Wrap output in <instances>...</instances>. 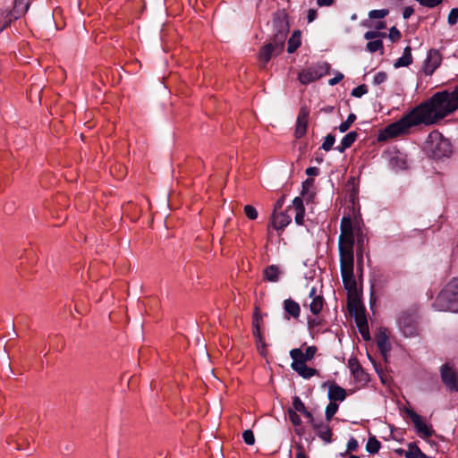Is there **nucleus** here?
I'll use <instances>...</instances> for the list:
<instances>
[{"instance_id": "nucleus-38", "label": "nucleus", "mask_w": 458, "mask_h": 458, "mask_svg": "<svg viewBox=\"0 0 458 458\" xmlns=\"http://www.w3.org/2000/svg\"><path fill=\"white\" fill-rule=\"evenodd\" d=\"M337 410L338 404L334 402H330L329 404L327 406L326 419L328 422L332 420L333 416L336 413Z\"/></svg>"}, {"instance_id": "nucleus-16", "label": "nucleus", "mask_w": 458, "mask_h": 458, "mask_svg": "<svg viewBox=\"0 0 458 458\" xmlns=\"http://www.w3.org/2000/svg\"><path fill=\"white\" fill-rule=\"evenodd\" d=\"M30 0H13V8L11 10V16L15 20L21 17L29 10Z\"/></svg>"}, {"instance_id": "nucleus-39", "label": "nucleus", "mask_w": 458, "mask_h": 458, "mask_svg": "<svg viewBox=\"0 0 458 458\" xmlns=\"http://www.w3.org/2000/svg\"><path fill=\"white\" fill-rule=\"evenodd\" d=\"M389 11L387 9H380V10H372L369 13V17L370 19H383L387 16Z\"/></svg>"}, {"instance_id": "nucleus-53", "label": "nucleus", "mask_w": 458, "mask_h": 458, "mask_svg": "<svg viewBox=\"0 0 458 458\" xmlns=\"http://www.w3.org/2000/svg\"><path fill=\"white\" fill-rule=\"evenodd\" d=\"M343 79H344V74L341 72H338L334 78H332L328 81V84L330 86H335L337 83H339Z\"/></svg>"}, {"instance_id": "nucleus-57", "label": "nucleus", "mask_w": 458, "mask_h": 458, "mask_svg": "<svg viewBox=\"0 0 458 458\" xmlns=\"http://www.w3.org/2000/svg\"><path fill=\"white\" fill-rule=\"evenodd\" d=\"M284 203V197L283 196L276 200L275 207H274V212H281L280 210L282 209Z\"/></svg>"}, {"instance_id": "nucleus-59", "label": "nucleus", "mask_w": 458, "mask_h": 458, "mask_svg": "<svg viewBox=\"0 0 458 458\" xmlns=\"http://www.w3.org/2000/svg\"><path fill=\"white\" fill-rule=\"evenodd\" d=\"M317 16V11L315 9H310L307 14L308 22H312L313 21H315Z\"/></svg>"}, {"instance_id": "nucleus-14", "label": "nucleus", "mask_w": 458, "mask_h": 458, "mask_svg": "<svg viewBox=\"0 0 458 458\" xmlns=\"http://www.w3.org/2000/svg\"><path fill=\"white\" fill-rule=\"evenodd\" d=\"M377 347L382 353V355L386 358L387 353L391 350V344L388 340V336L386 335V328H379L377 335H376Z\"/></svg>"}, {"instance_id": "nucleus-34", "label": "nucleus", "mask_w": 458, "mask_h": 458, "mask_svg": "<svg viewBox=\"0 0 458 458\" xmlns=\"http://www.w3.org/2000/svg\"><path fill=\"white\" fill-rule=\"evenodd\" d=\"M424 454L420 450V448L413 444H410L408 446V451L405 454L406 458H422Z\"/></svg>"}, {"instance_id": "nucleus-44", "label": "nucleus", "mask_w": 458, "mask_h": 458, "mask_svg": "<svg viewBox=\"0 0 458 458\" xmlns=\"http://www.w3.org/2000/svg\"><path fill=\"white\" fill-rule=\"evenodd\" d=\"M242 437L244 442L249 445H252L255 443V437L253 432L250 429H247L242 433Z\"/></svg>"}, {"instance_id": "nucleus-1", "label": "nucleus", "mask_w": 458, "mask_h": 458, "mask_svg": "<svg viewBox=\"0 0 458 458\" xmlns=\"http://www.w3.org/2000/svg\"><path fill=\"white\" fill-rule=\"evenodd\" d=\"M457 109L458 86L452 91H437L401 119L381 130L377 140L378 142H383L406 133L413 126L435 124Z\"/></svg>"}, {"instance_id": "nucleus-12", "label": "nucleus", "mask_w": 458, "mask_h": 458, "mask_svg": "<svg viewBox=\"0 0 458 458\" xmlns=\"http://www.w3.org/2000/svg\"><path fill=\"white\" fill-rule=\"evenodd\" d=\"M407 413L411 420H412L416 428V430L419 434H421L424 437H429L432 436V429L424 421H422L419 414H417L412 410H408Z\"/></svg>"}, {"instance_id": "nucleus-51", "label": "nucleus", "mask_w": 458, "mask_h": 458, "mask_svg": "<svg viewBox=\"0 0 458 458\" xmlns=\"http://www.w3.org/2000/svg\"><path fill=\"white\" fill-rule=\"evenodd\" d=\"M313 182L314 180L311 178H308L302 182L301 195H305L308 192L309 189L313 185Z\"/></svg>"}, {"instance_id": "nucleus-25", "label": "nucleus", "mask_w": 458, "mask_h": 458, "mask_svg": "<svg viewBox=\"0 0 458 458\" xmlns=\"http://www.w3.org/2000/svg\"><path fill=\"white\" fill-rule=\"evenodd\" d=\"M356 326L359 329L360 334L365 341L370 340V334L368 325V320L366 317L355 319Z\"/></svg>"}, {"instance_id": "nucleus-47", "label": "nucleus", "mask_w": 458, "mask_h": 458, "mask_svg": "<svg viewBox=\"0 0 458 458\" xmlns=\"http://www.w3.org/2000/svg\"><path fill=\"white\" fill-rule=\"evenodd\" d=\"M386 79H387L386 72H378L374 76L373 83L375 85H380V84L384 83L386 81Z\"/></svg>"}, {"instance_id": "nucleus-28", "label": "nucleus", "mask_w": 458, "mask_h": 458, "mask_svg": "<svg viewBox=\"0 0 458 458\" xmlns=\"http://www.w3.org/2000/svg\"><path fill=\"white\" fill-rule=\"evenodd\" d=\"M319 77H320V75H318L317 72H315L311 70H308V71H302L301 72H300L298 79L301 84L306 85V84L310 83L311 81H316Z\"/></svg>"}, {"instance_id": "nucleus-22", "label": "nucleus", "mask_w": 458, "mask_h": 458, "mask_svg": "<svg viewBox=\"0 0 458 458\" xmlns=\"http://www.w3.org/2000/svg\"><path fill=\"white\" fill-rule=\"evenodd\" d=\"M412 63L411 47H406L403 50V55L398 58L394 66V68L406 67Z\"/></svg>"}, {"instance_id": "nucleus-13", "label": "nucleus", "mask_w": 458, "mask_h": 458, "mask_svg": "<svg viewBox=\"0 0 458 458\" xmlns=\"http://www.w3.org/2000/svg\"><path fill=\"white\" fill-rule=\"evenodd\" d=\"M317 348L315 346H309L305 352H303L301 349L295 348L291 350L290 356L293 359V362H297L298 360H302V363H306V361L313 359L316 353Z\"/></svg>"}, {"instance_id": "nucleus-56", "label": "nucleus", "mask_w": 458, "mask_h": 458, "mask_svg": "<svg viewBox=\"0 0 458 458\" xmlns=\"http://www.w3.org/2000/svg\"><path fill=\"white\" fill-rule=\"evenodd\" d=\"M319 174V169L315 166H310L306 169V174L308 176H317Z\"/></svg>"}, {"instance_id": "nucleus-31", "label": "nucleus", "mask_w": 458, "mask_h": 458, "mask_svg": "<svg viewBox=\"0 0 458 458\" xmlns=\"http://www.w3.org/2000/svg\"><path fill=\"white\" fill-rule=\"evenodd\" d=\"M15 18L11 16V12L6 10H0V31L7 28Z\"/></svg>"}, {"instance_id": "nucleus-36", "label": "nucleus", "mask_w": 458, "mask_h": 458, "mask_svg": "<svg viewBox=\"0 0 458 458\" xmlns=\"http://www.w3.org/2000/svg\"><path fill=\"white\" fill-rule=\"evenodd\" d=\"M260 319H261V316L259 313V309L256 308L255 312L253 314V321H252V326L254 328V330H253L254 335H259V330H260L259 321H260Z\"/></svg>"}, {"instance_id": "nucleus-21", "label": "nucleus", "mask_w": 458, "mask_h": 458, "mask_svg": "<svg viewBox=\"0 0 458 458\" xmlns=\"http://www.w3.org/2000/svg\"><path fill=\"white\" fill-rule=\"evenodd\" d=\"M282 274L279 267L276 265H270L266 267L263 272V277L271 283H276L279 280V276Z\"/></svg>"}, {"instance_id": "nucleus-55", "label": "nucleus", "mask_w": 458, "mask_h": 458, "mask_svg": "<svg viewBox=\"0 0 458 458\" xmlns=\"http://www.w3.org/2000/svg\"><path fill=\"white\" fill-rule=\"evenodd\" d=\"M358 448V442L354 438H351L347 444V451H355Z\"/></svg>"}, {"instance_id": "nucleus-33", "label": "nucleus", "mask_w": 458, "mask_h": 458, "mask_svg": "<svg viewBox=\"0 0 458 458\" xmlns=\"http://www.w3.org/2000/svg\"><path fill=\"white\" fill-rule=\"evenodd\" d=\"M380 442L375 437H370L366 445V450L370 454H376L380 448Z\"/></svg>"}, {"instance_id": "nucleus-61", "label": "nucleus", "mask_w": 458, "mask_h": 458, "mask_svg": "<svg viewBox=\"0 0 458 458\" xmlns=\"http://www.w3.org/2000/svg\"><path fill=\"white\" fill-rule=\"evenodd\" d=\"M334 1L335 0H317V4L319 6V7H322V6H330L334 4Z\"/></svg>"}, {"instance_id": "nucleus-7", "label": "nucleus", "mask_w": 458, "mask_h": 458, "mask_svg": "<svg viewBox=\"0 0 458 458\" xmlns=\"http://www.w3.org/2000/svg\"><path fill=\"white\" fill-rule=\"evenodd\" d=\"M440 375L443 383L449 391L458 392V374L453 366L445 363L440 368Z\"/></svg>"}, {"instance_id": "nucleus-5", "label": "nucleus", "mask_w": 458, "mask_h": 458, "mask_svg": "<svg viewBox=\"0 0 458 458\" xmlns=\"http://www.w3.org/2000/svg\"><path fill=\"white\" fill-rule=\"evenodd\" d=\"M435 306L439 310L458 311V288H443L438 293Z\"/></svg>"}, {"instance_id": "nucleus-40", "label": "nucleus", "mask_w": 458, "mask_h": 458, "mask_svg": "<svg viewBox=\"0 0 458 458\" xmlns=\"http://www.w3.org/2000/svg\"><path fill=\"white\" fill-rule=\"evenodd\" d=\"M243 210H244L245 216L249 219L255 220L258 217V211L253 206L246 205V206H244Z\"/></svg>"}, {"instance_id": "nucleus-3", "label": "nucleus", "mask_w": 458, "mask_h": 458, "mask_svg": "<svg viewBox=\"0 0 458 458\" xmlns=\"http://www.w3.org/2000/svg\"><path fill=\"white\" fill-rule=\"evenodd\" d=\"M427 148L434 158L448 157L452 153V145L438 131H431L427 139Z\"/></svg>"}, {"instance_id": "nucleus-32", "label": "nucleus", "mask_w": 458, "mask_h": 458, "mask_svg": "<svg viewBox=\"0 0 458 458\" xmlns=\"http://www.w3.org/2000/svg\"><path fill=\"white\" fill-rule=\"evenodd\" d=\"M366 49L370 53L381 51V54H383V41L381 39L370 40L367 43Z\"/></svg>"}, {"instance_id": "nucleus-62", "label": "nucleus", "mask_w": 458, "mask_h": 458, "mask_svg": "<svg viewBox=\"0 0 458 458\" xmlns=\"http://www.w3.org/2000/svg\"><path fill=\"white\" fill-rule=\"evenodd\" d=\"M302 414L310 420V422L311 423L312 427L314 426V423H317L318 421L315 420V419L313 418L312 414L308 411L307 410H305V411L302 412Z\"/></svg>"}, {"instance_id": "nucleus-24", "label": "nucleus", "mask_w": 458, "mask_h": 458, "mask_svg": "<svg viewBox=\"0 0 458 458\" xmlns=\"http://www.w3.org/2000/svg\"><path fill=\"white\" fill-rule=\"evenodd\" d=\"M301 31L294 30L291 38L288 39L287 52L289 54L294 53L301 46Z\"/></svg>"}, {"instance_id": "nucleus-6", "label": "nucleus", "mask_w": 458, "mask_h": 458, "mask_svg": "<svg viewBox=\"0 0 458 458\" xmlns=\"http://www.w3.org/2000/svg\"><path fill=\"white\" fill-rule=\"evenodd\" d=\"M347 307L350 314L358 319L366 317L365 308L361 301L362 288H347Z\"/></svg>"}, {"instance_id": "nucleus-60", "label": "nucleus", "mask_w": 458, "mask_h": 458, "mask_svg": "<svg viewBox=\"0 0 458 458\" xmlns=\"http://www.w3.org/2000/svg\"><path fill=\"white\" fill-rule=\"evenodd\" d=\"M297 454L296 458H308L306 454H304V449L301 445H296Z\"/></svg>"}, {"instance_id": "nucleus-26", "label": "nucleus", "mask_w": 458, "mask_h": 458, "mask_svg": "<svg viewBox=\"0 0 458 458\" xmlns=\"http://www.w3.org/2000/svg\"><path fill=\"white\" fill-rule=\"evenodd\" d=\"M356 326L359 329L360 334L365 341L370 340V334L368 325V320L366 317L355 319Z\"/></svg>"}, {"instance_id": "nucleus-4", "label": "nucleus", "mask_w": 458, "mask_h": 458, "mask_svg": "<svg viewBox=\"0 0 458 458\" xmlns=\"http://www.w3.org/2000/svg\"><path fill=\"white\" fill-rule=\"evenodd\" d=\"M272 22L274 36L269 44L276 48V52H282L289 32L287 16L285 14H276Z\"/></svg>"}, {"instance_id": "nucleus-45", "label": "nucleus", "mask_w": 458, "mask_h": 458, "mask_svg": "<svg viewBox=\"0 0 458 458\" xmlns=\"http://www.w3.org/2000/svg\"><path fill=\"white\" fill-rule=\"evenodd\" d=\"M457 21H458V8H453L448 14L447 22L449 25L453 26V25L456 24Z\"/></svg>"}, {"instance_id": "nucleus-46", "label": "nucleus", "mask_w": 458, "mask_h": 458, "mask_svg": "<svg viewBox=\"0 0 458 458\" xmlns=\"http://www.w3.org/2000/svg\"><path fill=\"white\" fill-rule=\"evenodd\" d=\"M254 336L257 339L258 350L259 351V352L262 356H265L266 355V344L264 343V341L262 339L261 333L259 332V335H254Z\"/></svg>"}, {"instance_id": "nucleus-43", "label": "nucleus", "mask_w": 458, "mask_h": 458, "mask_svg": "<svg viewBox=\"0 0 458 458\" xmlns=\"http://www.w3.org/2000/svg\"><path fill=\"white\" fill-rule=\"evenodd\" d=\"M386 34L385 32H380L377 30H369L364 34V38L367 40H372L377 38H386Z\"/></svg>"}, {"instance_id": "nucleus-64", "label": "nucleus", "mask_w": 458, "mask_h": 458, "mask_svg": "<svg viewBox=\"0 0 458 458\" xmlns=\"http://www.w3.org/2000/svg\"><path fill=\"white\" fill-rule=\"evenodd\" d=\"M386 28V22L385 21H377L375 25V29L377 31L383 30Z\"/></svg>"}, {"instance_id": "nucleus-35", "label": "nucleus", "mask_w": 458, "mask_h": 458, "mask_svg": "<svg viewBox=\"0 0 458 458\" xmlns=\"http://www.w3.org/2000/svg\"><path fill=\"white\" fill-rule=\"evenodd\" d=\"M356 115L353 113H351L347 119L343 122L339 126L338 129L341 132H345L349 130V128L352 126V124L355 122Z\"/></svg>"}, {"instance_id": "nucleus-29", "label": "nucleus", "mask_w": 458, "mask_h": 458, "mask_svg": "<svg viewBox=\"0 0 458 458\" xmlns=\"http://www.w3.org/2000/svg\"><path fill=\"white\" fill-rule=\"evenodd\" d=\"M348 366H349L351 372L353 374V376L356 378L362 380V376L364 375V372H363L359 361L357 360V359H354V358L350 359L348 361Z\"/></svg>"}, {"instance_id": "nucleus-49", "label": "nucleus", "mask_w": 458, "mask_h": 458, "mask_svg": "<svg viewBox=\"0 0 458 458\" xmlns=\"http://www.w3.org/2000/svg\"><path fill=\"white\" fill-rule=\"evenodd\" d=\"M288 414L293 425H300L301 423L300 416L292 408L288 410Z\"/></svg>"}, {"instance_id": "nucleus-50", "label": "nucleus", "mask_w": 458, "mask_h": 458, "mask_svg": "<svg viewBox=\"0 0 458 458\" xmlns=\"http://www.w3.org/2000/svg\"><path fill=\"white\" fill-rule=\"evenodd\" d=\"M305 209L296 211L294 221L298 225H303Z\"/></svg>"}, {"instance_id": "nucleus-8", "label": "nucleus", "mask_w": 458, "mask_h": 458, "mask_svg": "<svg viewBox=\"0 0 458 458\" xmlns=\"http://www.w3.org/2000/svg\"><path fill=\"white\" fill-rule=\"evenodd\" d=\"M441 62L442 55L440 52L435 48L430 49L423 65V71L425 74L432 75L434 72L440 66Z\"/></svg>"}, {"instance_id": "nucleus-23", "label": "nucleus", "mask_w": 458, "mask_h": 458, "mask_svg": "<svg viewBox=\"0 0 458 458\" xmlns=\"http://www.w3.org/2000/svg\"><path fill=\"white\" fill-rule=\"evenodd\" d=\"M309 295L313 298L310 305V311L313 314H318L323 307V297L321 295H316V288H311Z\"/></svg>"}, {"instance_id": "nucleus-20", "label": "nucleus", "mask_w": 458, "mask_h": 458, "mask_svg": "<svg viewBox=\"0 0 458 458\" xmlns=\"http://www.w3.org/2000/svg\"><path fill=\"white\" fill-rule=\"evenodd\" d=\"M346 397V391L337 385H331L328 389V398L335 403L344 401Z\"/></svg>"}, {"instance_id": "nucleus-2", "label": "nucleus", "mask_w": 458, "mask_h": 458, "mask_svg": "<svg viewBox=\"0 0 458 458\" xmlns=\"http://www.w3.org/2000/svg\"><path fill=\"white\" fill-rule=\"evenodd\" d=\"M341 234L338 239L340 267L344 286H357L353 276V248L357 228L353 225L351 216H344L340 223Z\"/></svg>"}, {"instance_id": "nucleus-19", "label": "nucleus", "mask_w": 458, "mask_h": 458, "mask_svg": "<svg viewBox=\"0 0 458 458\" xmlns=\"http://www.w3.org/2000/svg\"><path fill=\"white\" fill-rule=\"evenodd\" d=\"M358 133L354 131L348 132L341 140L340 145L335 147V149L344 153L347 148H349L357 140Z\"/></svg>"}, {"instance_id": "nucleus-58", "label": "nucleus", "mask_w": 458, "mask_h": 458, "mask_svg": "<svg viewBox=\"0 0 458 458\" xmlns=\"http://www.w3.org/2000/svg\"><path fill=\"white\" fill-rule=\"evenodd\" d=\"M414 13V9L411 6H406L403 12V19H409Z\"/></svg>"}, {"instance_id": "nucleus-42", "label": "nucleus", "mask_w": 458, "mask_h": 458, "mask_svg": "<svg viewBox=\"0 0 458 458\" xmlns=\"http://www.w3.org/2000/svg\"><path fill=\"white\" fill-rule=\"evenodd\" d=\"M293 410L296 412H303L306 410V407L302 401L298 396H294L293 399Z\"/></svg>"}, {"instance_id": "nucleus-10", "label": "nucleus", "mask_w": 458, "mask_h": 458, "mask_svg": "<svg viewBox=\"0 0 458 458\" xmlns=\"http://www.w3.org/2000/svg\"><path fill=\"white\" fill-rule=\"evenodd\" d=\"M399 328L404 336H414L417 335V323L414 318L409 314H402L398 321Z\"/></svg>"}, {"instance_id": "nucleus-41", "label": "nucleus", "mask_w": 458, "mask_h": 458, "mask_svg": "<svg viewBox=\"0 0 458 458\" xmlns=\"http://www.w3.org/2000/svg\"><path fill=\"white\" fill-rule=\"evenodd\" d=\"M368 93V87L365 84L359 85L352 90V96L355 98H361Z\"/></svg>"}, {"instance_id": "nucleus-17", "label": "nucleus", "mask_w": 458, "mask_h": 458, "mask_svg": "<svg viewBox=\"0 0 458 458\" xmlns=\"http://www.w3.org/2000/svg\"><path fill=\"white\" fill-rule=\"evenodd\" d=\"M312 428L321 439L327 443L331 442L332 431L327 424H325L322 421H318L317 423H314Z\"/></svg>"}, {"instance_id": "nucleus-30", "label": "nucleus", "mask_w": 458, "mask_h": 458, "mask_svg": "<svg viewBox=\"0 0 458 458\" xmlns=\"http://www.w3.org/2000/svg\"><path fill=\"white\" fill-rule=\"evenodd\" d=\"M356 240H357V255L360 256V259H362V253L365 249V245L368 242V240L365 239V236L363 235L361 229L360 227H357V233H356Z\"/></svg>"}, {"instance_id": "nucleus-48", "label": "nucleus", "mask_w": 458, "mask_h": 458, "mask_svg": "<svg viewBox=\"0 0 458 458\" xmlns=\"http://www.w3.org/2000/svg\"><path fill=\"white\" fill-rule=\"evenodd\" d=\"M388 37L393 42H395L400 39L401 32L396 27L394 26L389 30Z\"/></svg>"}, {"instance_id": "nucleus-18", "label": "nucleus", "mask_w": 458, "mask_h": 458, "mask_svg": "<svg viewBox=\"0 0 458 458\" xmlns=\"http://www.w3.org/2000/svg\"><path fill=\"white\" fill-rule=\"evenodd\" d=\"M281 52H276V48L268 43L259 50V60L262 63V66L265 67L273 55H278Z\"/></svg>"}, {"instance_id": "nucleus-52", "label": "nucleus", "mask_w": 458, "mask_h": 458, "mask_svg": "<svg viewBox=\"0 0 458 458\" xmlns=\"http://www.w3.org/2000/svg\"><path fill=\"white\" fill-rule=\"evenodd\" d=\"M293 205L295 211L305 209L303 206V201L300 197L294 198V199L293 200Z\"/></svg>"}, {"instance_id": "nucleus-27", "label": "nucleus", "mask_w": 458, "mask_h": 458, "mask_svg": "<svg viewBox=\"0 0 458 458\" xmlns=\"http://www.w3.org/2000/svg\"><path fill=\"white\" fill-rule=\"evenodd\" d=\"M284 309L295 318L300 316L301 309L299 304L291 299H287L284 301Z\"/></svg>"}, {"instance_id": "nucleus-54", "label": "nucleus", "mask_w": 458, "mask_h": 458, "mask_svg": "<svg viewBox=\"0 0 458 458\" xmlns=\"http://www.w3.org/2000/svg\"><path fill=\"white\" fill-rule=\"evenodd\" d=\"M443 2V0H426L424 4L422 6H426L428 8H434Z\"/></svg>"}, {"instance_id": "nucleus-63", "label": "nucleus", "mask_w": 458, "mask_h": 458, "mask_svg": "<svg viewBox=\"0 0 458 458\" xmlns=\"http://www.w3.org/2000/svg\"><path fill=\"white\" fill-rule=\"evenodd\" d=\"M335 107L332 106H327L321 108V112H324L326 114H331L334 112Z\"/></svg>"}, {"instance_id": "nucleus-37", "label": "nucleus", "mask_w": 458, "mask_h": 458, "mask_svg": "<svg viewBox=\"0 0 458 458\" xmlns=\"http://www.w3.org/2000/svg\"><path fill=\"white\" fill-rule=\"evenodd\" d=\"M335 141V135L332 133L327 134L324 140V142L322 143L321 148L324 149L325 151L331 150Z\"/></svg>"}, {"instance_id": "nucleus-15", "label": "nucleus", "mask_w": 458, "mask_h": 458, "mask_svg": "<svg viewBox=\"0 0 458 458\" xmlns=\"http://www.w3.org/2000/svg\"><path fill=\"white\" fill-rule=\"evenodd\" d=\"M291 367L303 378H310L317 374L315 369L308 367L305 363H302V360L292 362Z\"/></svg>"}, {"instance_id": "nucleus-11", "label": "nucleus", "mask_w": 458, "mask_h": 458, "mask_svg": "<svg viewBox=\"0 0 458 458\" xmlns=\"http://www.w3.org/2000/svg\"><path fill=\"white\" fill-rule=\"evenodd\" d=\"M310 110L307 106H301L300 108L294 135L297 139H301L307 132L308 122H309Z\"/></svg>"}, {"instance_id": "nucleus-9", "label": "nucleus", "mask_w": 458, "mask_h": 458, "mask_svg": "<svg viewBox=\"0 0 458 458\" xmlns=\"http://www.w3.org/2000/svg\"><path fill=\"white\" fill-rule=\"evenodd\" d=\"M292 210L293 208L289 207L284 212H273L270 221L272 227L276 231H284L292 221V216L288 214Z\"/></svg>"}]
</instances>
